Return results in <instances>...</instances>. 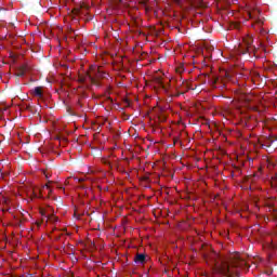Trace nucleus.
Returning a JSON list of instances; mask_svg holds the SVG:
<instances>
[{
    "mask_svg": "<svg viewBox=\"0 0 277 277\" xmlns=\"http://www.w3.org/2000/svg\"><path fill=\"white\" fill-rule=\"evenodd\" d=\"M225 76L227 77L228 80L230 79V76L228 74H225Z\"/></svg>",
    "mask_w": 277,
    "mask_h": 277,
    "instance_id": "18",
    "label": "nucleus"
},
{
    "mask_svg": "<svg viewBox=\"0 0 277 277\" xmlns=\"http://www.w3.org/2000/svg\"><path fill=\"white\" fill-rule=\"evenodd\" d=\"M134 262L136 263V265H144V263H146V254L136 253V255L134 256Z\"/></svg>",
    "mask_w": 277,
    "mask_h": 277,
    "instance_id": "6",
    "label": "nucleus"
},
{
    "mask_svg": "<svg viewBox=\"0 0 277 277\" xmlns=\"http://www.w3.org/2000/svg\"><path fill=\"white\" fill-rule=\"evenodd\" d=\"M47 222H57V216L49 215Z\"/></svg>",
    "mask_w": 277,
    "mask_h": 277,
    "instance_id": "12",
    "label": "nucleus"
},
{
    "mask_svg": "<svg viewBox=\"0 0 277 277\" xmlns=\"http://www.w3.org/2000/svg\"><path fill=\"white\" fill-rule=\"evenodd\" d=\"M188 90H194V88H192V87H188Z\"/></svg>",
    "mask_w": 277,
    "mask_h": 277,
    "instance_id": "22",
    "label": "nucleus"
},
{
    "mask_svg": "<svg viewBox=\"0 0 277 277\" xmlns=\"http://www.w3.org/2000/svg\"><path fill=\"white\" fill-rule=\"evenodd\" d=\"M156 83H157V85H159V88H162V90L168 92V87H166V84L163 83V80H161V78H156Z\"/></svg>",
    "mask_w": 277,
    "mask_h": 277,
    "instance_id": "10",
    "label": "nucleus"
},
{
    "mask_svg": "<svg viewBox=\"0 0 277 277\" xmlns=\"http://www.w3.org/2000/svg\"><path fill=\"white\" fill-rule=\"evenodd\" d=\"M90 6L85 3H81L79 5H77L76 8H74L72 15L74 16H88Z\"/></svg>",
    "mask_w": 277,
    "mask_h": 277,
    "instance_id": "5",
    "label": "nucleus"
},
{
    "mask_svg": "<svg viewBox=\"0 0 277 277\" xmlns=\"http://www.w3.org/2000/svg\"><path fill=\"white\" fill-rule=\"evenodd\" d=\"M79 81H80V83H85V78L84 77H80Z\"/></svg>",
    "mask_w": 277,
    "mask_h": 277,
    "instance_id": "15",
    "label": "nucleus"
},
{
    "mask_svg": "<svg viewBox=\"0 0 277 277\" xmlns=\"http://www.w3.org/2000/svg\"><path fill=\"white\" fill-rule=\"evenodd\" d=\"M78 181H79V183H83V179H79Z\"/></svg>",
    "mask_w": 277,
    "mask_h": 277,
    "instance_id": "19",
    "label": "nucleus"
},
{
    "mask_svg": "<svg viewBox=\"0 0 277 277\" xmlns=\"http://www.w3.org/2000/svg\"><path fill=\"white\" fill-rule=\"evenodd\" d=\"M254 40L251 37L243 39V44L240 45V53L246 55V53H252L254 51V45H252Z\"/></svg>",
    "mask_w": 277,
    "mask_h": 277,
    "instance_id": "4",
    "label": "nucleus"
},
{
    "mask_svg": "<svg viewBox=\"0 0 277 277\" xmlns=\"http://www.w3.org/2000/svg\"><path fill=\"white\" fill-rule=\"evenodd\" d=\"M250 18H252V13H249Z\"/></svg>",
    "mask_w": 277,
    "mask_h": 277,
    "instance_id": "21",
    "label": "nucleus"
},
{
    "mask_svg": "<svg viewBox=\"0 0 277 277\" xmlns=\"http://www.w3.org/2000/svg\"><path fill=\"white\" fill-rule=\"evenodd\" d=\"M44 188L48 189V194H51L52 190H51V186L49 184H45Z\"/></svg>",
    "mask_w": 277,
    "mask_h": 277,
    "instance_id": "14",
    "label": "nucleus"
},
{
    "mask_svg": "<svg viewBox=\"0 0 277 277\" xmlns=\"http://www.w3.org/2000/svg\"><path fill=\"white\" fill-rule=\"evenodd\" d=\"M176 142H179V137H174V144H176Z\"/></svg>",
    "mask_w": 277,
    "mask_h": 277,
    "instance_id": "16",
    "label": "nucleus"
},
{
    "mask_svg": "<svg viewBox=\"0 0 277 277\" xmlns=\"http://www.w3.org/2000/svg\"><path fill=\"white\" fill-rule=\"evenodd\" d=\"M237 94H243L241 91H237Z\"/></svg>",
    "mask_w": 277,
    "mask_h": 277,
    "instance_id": "20",
    "label": "nucleus"
},
{
    "mask_svg": "<svg viewBox=\"0 0 277 277\" xmlns=\"http://www.w3.org/2000/svg\"><path fill=\"white\" fill-rule=\"evenodd\" d=\"M206 263L210 265L214 274H221L222 276L233 277V272H230V266L228 265V260L221 258L220 254L215 252H210L203 255Z\"/></svg>",
    "mask_w": 277,
    "mask_h": 277,
    "instance_id": "1",
    "label": "nucleus"
},
{
    "mask_svg": "<svg viewBox=\"0 0 277 277\" xmlns=\"http://www.w3.org/2000/svg\"><path fill=\"white\" fill-rule=\"evenodd\" d=\"M105 77H107V74L102 71L97 66H91L90 72L87 74V79H89L93 85H98V79H105Z\"/></svg>",
    "mask_w": 277,
    "mask_h": 277,
    "instance_id": "2",
    "label": "nucleus"
},
{
    "mask_svg": "<svg viewBox=\"0 0 277 277\" xmlns=\"http://www.w3.org/2000/svg\"><path fill=\"white\" fill-rule=\"evenodd\" d=\"M34 95L37 96L38 98H42L43 96L42 87H36L34 89Z\"/></svg>",
    "mask_w": 277,
    "mask_h": 277,
    "instance_id": "9",
    "label": "nucleus"
},
{
    "mask_svg": "<svg viewBox=\"0 0 277 277\" xmlns=\"http://www.w3.org/2000/svg\"><path fill=\"white\" fill-rule=\"evenodd\" d=\"M143 181H148V176H144V177H143Z\"/></svg>",
    "mask_w": 277,
    "mask_h": 277,
    "instance_id": "17",
    "label": "nucleus"
},
{
    "mask_svg": "<svg viewBox=\"0 0 277 277\" xmlns=\"http://www.w3.org/2000/svg\"><path fill=\"white\" fill-rule=\"evenodd\" d=\"M203 77L208 78V81L211 85V88H215L216 90H221V92H224L226 90V80L215 77V76H209L205 75Z\"/></svg>",
    "mask_w": 277,
    "mask_h": 277,
    "instance_id": "3",
    "label": "nucleus"
},
{
    "mask_svg": "<svg viewBox=\"0 0 277 277\" xmlns=\"http://www.w3.org/2000/svg\"><path fill=\"white\" fill-rule=\"evenodd\" d=\"M68 36H69V38H71V40H77V36H79V35L77 34V30L70 28L68 30Z\"/></svg>",
    "mask_w": 277,
    "mask_h": 277,
    "instance_id": "11",
    "label": "nucleus"
},
{
    "mask_svg": "<svg viewBox=\"0 0 277 277\" xmlns=\"http://www.w3.org/2000/svg\"><path fill=\"white\" fill-rule=\"evenodd\" d=\"M172 3L177 5L179 8H183V2L185 1L188 3V5H193L194 1H197V3H200L202 0H171Z\"/></svg>",
    "mask_w": 277,
    "mask_h": 277,
    "instance_id": "7",
    "label": "nucleus"
},
{
    "mask_svg": "<svg viewBox=\"0 0 277 277\" xmlns=\"http://www.w3.org/2000/svg\"><path fill=\"white\" fill-rule=\"evenodd\" d=\"M27 70H28L27 65L19 67V69L16 72V77H25V72H27Z\"/></svg>",
    "mask_w": 277,
    "mask_h": 277,
    "instance_id": "8",
    "label": "nucleus"
},
{
    "mask_svg": "<svg viewBox=\"0 0 277 277\" xmlns=\"http://www.w3.org/2000/svg\"><path fill=\"white\" fill-rule=\"evenodd\" d=\"M40 213L42 217H45V220H48L49 215H47V212L44 210H40Z\"/></svg>",
    "mask_w": 277,
    "mask_h": 277,
    "instance_id": "13",
    "label": "nucleus"
}]
</instances>
